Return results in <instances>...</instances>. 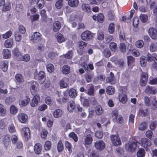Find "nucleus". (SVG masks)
<instances>
[{"label": "nucleus", "instance_id": "obj_35", "mask_svg": "<svg viewBox=\"0 0 157 157\" xmlns=\"http://www.w3.org/2000/svg\"><path fill=\"white\" fill-rule=\"evenodd\" d=\"M95 111L98 115H101L103 113V109L100 106H98L95 108Z\"/></svg>", "mask_w": 157, "mask_h": 157}, {"label": "nucleus", "instance_id": "obj_3", "mask_svg": "<svg viewBox=\"0 0 157 157\" xmlns=\"http://www.w3.org/2000/svg\"><path fill=\"white\" fill-rule=\"evenodd\" d=\"M81 37L82 40L86 41L91 40L93 35L90 31H86L82 33Z\"/></svg>", "mask_w": 157, "mask_h": 157}, {"label": "nucleus", "instance_id": "obj_32", "mask_svg": "<svg viewBox=\"0 0 157 157\" xmlns=\"http://www.w3.org/2000/svg\"><path fill=\"white\" fill-rule=\"evenodd\" d=\"M63 3V0H59L56 2L55 4L56 8L58 9H60L62 8Z\"/></svg>", "mask_w": 157, "mask_h": 157}, {"label": "nucleus", "instance_id": "obj_29", "mask_svg": "<svg viewBox=\"0 0 157 157\" xmlns=\"http://www.w3.org/2000/svg\"><path fill=\"white\" fill-rule=\"evenodd\" d=\"M14 39L15 41L17 42H20L22 38V35L18 32H16L14 33Z\"/></svg>", "mask_w": 157, "mask_h": 157}, {"label": "nucleus", "instance_id": "obj_44", "mask_svg": "<svg viewBox=\"0 0 157 157\" xmlns=\"http://www.w3.org/2000/svg\"><path fill=\"white\" fill-rule=\"evenodd\" d=\"M46 68L48 71L49 73H52L54 70V67L53 65L51 63H49L47 65Z\"/></svg>", "mask_w": 157, "mask_h": 157}, {"label": "nucleus", "instance_id": "obj_16", "mask_svg": "<svg viewBox=\"0 0 157 157\" xmlns=\"http://www.w3.org/2000/svg\"><path fill=\"white\" fill-rule=\"evenodd\" d=\"M40 97L38 95H35L31 103V106L32 107L36 106L38 104V102L40 101Z\"/></svg>", "mask_w": 157, "mask_h": 157}, {"label": "nucleus", "instance_id": "obj_25", "mask_svg": "<svg viewBox=\"0 0 157 157\" xmlns=\"http://www.w3.org/2000/svg\"><path fill=\"white\" fill-rule=\"evenodd\" d=\"M13 39L10 38L6 40L4 43V46L6 48H10L13 44Z\"/></svg>", "mask_w": 157, "mask_h": 157}, {"label": "nucleus", "instance_id": "obj_53", "mask_svg": "<svg viewBox=\"0 0 157 157\" xmlns=\"http://www.w3.org/2000/svg\"><path fill=\"white\" fill-rule=\"evenodd\" d=\"M12 34V32L10 30H9L4 34L2 35V37L4 39H6L10 37Z\"/></svg>", "mask_w": 157, "mask_h": 157}, {"label": "nucleus", "instance_id": "obj_40", "mask_svg": "<svg viewBox=\"0 0 157 157\" xmlns=\"http://www.w3.org/2000/svg\"><path fill=\"white\" fill-rule=\"evenodd\" d=\"M135 13V10H131L130 11V14L129 17H128L127 18L125 16H124L122 17V21H128V20L131 19L132 17H133L134 14Z\"/></svg>", "mask_w": 157, "mask_h": 157}, {"label": "nucleus", "instance_id": "obj_57", "mask_svg": "<svg viewBox=\"0 0 157 157\" xmlns=\"http://www.w3.org/2000/svg\"><path fill=\"white\" fill-rule=\"evenodd\" d=\"M119 48L122 52L124 53L126 52V46L124 43H121L120 45Z\"/></svg>", "mask_w": 157, "mask_h": 157}, {"label": "nucleus", "instance_id": "obj_34", "mask_svg": "<svg viewBox=\"0 0 157 157\" xmlns=\"http://www.w3.org/2000/svg\"><path fill=\"white\" fill-rule=\"evenodd\" d=\"M6 114V110L3 105L0 104V116H4Z\"/></svg>", "mask_w": 157, "mask_h": 157}, {"label": "nucleus", "instance_id": "obj_22", "mask_svg": "<svg viewBox=\"0 0 157 157\" xmlns=\"http://www.w3.org/2000/svg\"><path fill=\"white\" fill-rule=\"evenodd\" d=\"M56 37L57 38L58 42L59 43L64 42L66 40L61 33H56Z\"/></svg>", "mask_w": 157, "mask_h": 157}, {"label": "nucleus", "instance_id": "obj_51", "mask_svg": "<svg viewBox=\"0 0 157 157\" xmlns=\"http://www.w3.org/2000/svg\"><path fill=\"white\" fill-rule=\"evenodd\" d=\"M147 125L145 122H143L140 124L139 127V129L140 130H144L146 129Z\"/></svg>", "mask_w": 157, "mask_h": 157}, {"label": "nucleus", "instance_id": "obj_5", "mask_svg": "<svg viewBox=\"0 0 157 157\" xmlns=\"http://www.w3.org/2000/svg\"><path fill=\"white\" fill-rule=\"evenodd\" d=\"M110 137L112 142L114 145L117 146L121 144V141L118 136L112 135Z\"/></svg>", "mask_w": 157, "mask_h": 157}, {"label": "nucleus", "instance_id": "obj_56", "mask_svg": "<svg viewBox=\"0 0 157 157\" xmlns=\"http://www.w3.org/2000/svg\"><path fill=\"white\" fill-rule=\"evenodd\" d=\"M157 48V46L153 43H152L150 46V50L151 52H153L155 51Z\"/></svg>", "mask_w": 157, "mask_h": 157}, {"label": "nucleus", "instance_id": "obj_41", "mask_svg": "<svg viewBox=\"0 0 157 157\" xmlns=\"http://www.w3.org/2000/svg\"><path fill=\"white\" fill-rule=\"evenodd\" d=\"M18 110V108L14 105H12L10 107V113L14 115L16 114Z\"/></svg>", "mask_w": 157, "mask_h": 157}, {"label": "nucleus", "instance_id": "obj_63", "mask_svg": "<svg viewBox=\"0 0 157 157\" xmlns=\"http://www.w3.org/2000/svg\"><path fill=\"white\" fill-rule=\"evenodd\" d=\"M63 144L61 141L60 140L59 141L57 145V149L59 152H61L63 149Z\"/></svg>", "mask_w": 157, "mask_h": 157}, {"label": "nucleus", "instance_id": "obj_43", "mask_svg": "<svg viewBox=\"0 0 157 157\" xmlns=\"http://www.w3.org/2000/svg\"><path fill=\"white\" fill-rule=\"evenodd\" d=\"M135 45L137 48H141L143 47L144 45V42L141 40H138L136 42Z\"/></svg>", "mask_w": 157, "mask_h": 157}, {"label": "nucleus", "instance_id": "obj_15", "mask_svg": "<svg viewBox=\"0 0 157 157\" xmlns=\"http://www.w3.org/2000/svg\"><path fill=\"white\" fill-rule=\"evenodd\" d=\"M146 58L148 61H157V55L155 53L152 54L149 53L147 55Z\"/></svg>", "mask_w": 157, "mask_h": 157}, {"label": "nucleus", "instance_id": "obj_23", "mask_svg": "<svg viewBox=\"0 0 157 157\" xmlns=\"http://www.w3.org/2000/svg\"><path fill=\"white\" fill-rule=\"evenodd\" d=\"M106 93L110 95L113 94L115 92V89L113 86H107L106 89Z\"/></svg>", "mask_w": 157, "mask_h": 157}, {"label": "nucleus", "instance_id": "obj_60", "mask_svg": "<svg viewBox=\"0 0 157 157\" xmlns=\"http://www.w3.org/2000/svg\"><path fill=\"white\" fill-rule=\"evenodd\" d=\"M113 121L115 122H117L118 123L121 124L122 123L123 121V118L122 116L119 115L117 117L116 119H114Z\"/></svg>", "mask_w": 157, "mask_h": 157}, {"label": "nucleus", "instance_id": "obj_46", "mask_svg": "<svg viewBox=\"0 0 157 157\" xmlns=\"http://www.w3.org/2000/svg\"><path fill=\"white\" fill-rule=\"evenodd\" d=\"M44 0H37V5L39 9H41L44 6Z\"/></svg>", "mask_w": 157, "mask_h": 157}, {"label": "nucleus", "instance_id": "obj_9", "mask_svg": "<svg viewBox=\"0 0 157 157\" xmlns=\"http://www.w3.org/2000/svg\"><path fill=\"white\" fill-rule=\"evenodd\" d=\"M105 144L102 140H99L96 142L94 143V146L97 149L101 150L105 147Z\"/></svg>", "mask_w": 157, "mask_h": 157}, {"label": "nucleus", "instance_id": "obj_17", "mask_svg": "<svg viewBox=\"0 0 157 157\" xmlns=\"http://www.w3.org/2000/svg\"><path fill=\"white\" fill-rule=\"evenodd\" d=\"M8 66V62L6 60H4L1 62L0 68L4 72L6 71Z\"/></svg>", "mask_w": 157, "mask_h": 157}, {"label": "nucleus", "instance_id": "obj_4", "mask_svg": "<svg viewBox=\"0 0 157 157\" xmlns=\"http://www.w3.org/2000/svg\"><path fill=\"white\" fill-rule=\"evenodd\" d=\"M139 144H141L142 147H144L146 149H147L151 145L150 141L146 138H142Z\"/></svg>", "mask_w": 157, "mask_h": 157}, {"label": "nucleus", "instance_id": "obj_36", "mask_svg": "<svg viewBox=\"0 0 157 157\" xmlns=\"http://www.w3.org/2000/svg\"><path fill=\"white\" fill-rule=\"evenodd\" d=\"M75 108L74 102L73 101H70L69 104V105L68 106L67 109L69 111L71 112L73 111Z\"/></svg>", "mask_w": 157, "mask_h": 157}, {"label": "nucleus", "instance_id": "obj_1", "mask_svg": "<svg viewBox=\"0 0 157 157\" xmlns=\"http://www.w3.org/2000/svg\"><path fill=\"white\" fill-rule=\"evenodd\" d=\"M125 149L131 152L136 151L137 146V142L136 141H132L128 142L124 144Z\"/></svg>", "mask_w": 157, "mask_h": 157}, {"label": "nucleus", "instance_id": "obj_20", "mask_svg": "<svg viewBox=\"0 0 157 157\" xmlns=\"http://www.w3.org/2000/svg\"><path fill=\"white\" fill-rule=\"evenodd\" d=\"M3 57L4 59H7L11 57L10 51L7 49H4L2 53Z\"/></svg>", "mask_w": 157, "mask_h": 157}, {"label": "nucleus", "instance_id": "obj_52", "mask_svg": "<svg viewBox=\"0 0 157 157\" xmlns=\"http://www.w3.org/2000/svg\"><path fill=\"white\" fill-rule=\"evenodd\" d=\"M111 114L113 120L114 119H116L117 117L119 115L118 114V111L117 109H115L113 111Z\"/></svg>", "mask_w": 157, "mask_h": 157}, {"label": "nucleus", "instance_id": "obj_59", "mask_svg": "<svg viewBox=\"0 0 157 157\" xmlns=\"http://www.w3.org/2000/svg\"><path fill=\"white\" fill-rule=\"evenodd\" d=\"M14 101V99L12 97L10 96L7 97L6 100L5 102L7 104H10L12 103Z\"/></svg>", "mask_w": 157, "mask_h": 157}, {"label": "nucleus", "instance_id": "obj_6", "mask_svg": "<svg viewBox=\"0 0 157 157\" xmlns=\"http://www.w3.org/2000/svg\"><path fill=\"white\" fill-rule=\"evenodd\" d=\"M93 141V137L91 135L88 134L84 137L83 144L86 147L91 144Z\"/></svg>", "mask_w": 157, "mask_h": 157}, {"label": "nucleus", "instance_id": "obj_21", "mask_svg": "<svg viewBox=\"0 0 157 157\" xmlns=\"http://www.w3.org/2000/svg\"><path fill=\"white\" fill-rule=\"evenodd\" d=\"M127 59L128 65L130 67H132L135 64V58L132 56H130L127 57Z\"/></svg>", "mask_w": 157, "mask_h": 157}, {"label": "nucleus", "instance_id": "obj_18", "mask_svg": "<svg viewBox=\"0 0 157 157\" xmlns=\"http://www.w3.org/2000/svg\"><path fill=\"white\" fill-rule=\"evenodd\" d=\"M2 140L3 144L6 145H9L10 143V137L8 135L3 136Z\"/></svg>", "mask_w": 157, "mask_h": 157}, {"label": "nucleus", "instance_id": "obj_45", "mask_svg": "<svg viewBox=\"0 0 157 157\" xmlns=\"http://www.w3.org/2000/svg\"><path fill=\"white\" fill-rule=\"evenodd\" d=\"M30 57L29 54H26L22 56L20 59L21 60L26 62H29L30 60Z\"/></svg>", "mask_w": 157, "mask_h": 157}, {"label": "nucleus", "instance_id": "obj_7", "mask_svg": "<svg viewBox=\"0 0 157 157\" xmlns=\"http://www.w3.org/2000/svg\"><path fill=\"white\" fill-rule=\"evenodd\" d=\"M17 118L19 122L22 123H25L28 120V117L27 114L21 113L18 114Z\"/></svg>", "mask_w": 157, "mask_h": 157}, {"label": "nucleus", "instance_id": "obj_38", "mask_svg": "<svg viewBox=\"0 0 157 157\" xmlns=\"http://www.w3.org/2000/svg\"><path fill=\"white\" fill-rule=\"evenodd\" d=\"M15 78L17 81L19 83H22L24 82L23 77L20 74H17L15 75Z\"/></svg>", "mask_w": 157, "mask_h": 157}, {"label": "nucleus", "instance_id": "obj_8", "mask_svg": "<svg viewBox=\"0 0 157 157\" xmlns=\"http://www.w3.org/2000/svg\"><path fill=\"white\" fill-rule=\"evenodd\" d=\"M30 101L29 96H26L21 98L19 101V104L21 106H25L27 105Z\"/></svg>", "mask_w": 157, "mask_h": 157}, {"label": "nucleus", "instance_id": "obj_47", "mask_svg": "<svg viewBox=\"0 0 157 157\" xmlns=\"http://www.w3.org/2000/svg\"><path fill=\"white\" fill-rule=\"evenodd\" d=\"M105 78V77L104 75H99L95 78L94 81L96 82H98L99 80L101 81L104 80Z\"/></svg>", "mask_w": 157, "mask_h": 157}, {"label": "nucleus", "instance_id": "obj_14", "mask_svg": "<svg viewBox=\"0 0 157 157\" xmlns=\"http://www.w3.org/2000/svg\"><path fill=\"white\" fill-rule=\"evenodd\" d=\"M149 34L150 36L153 39L155 40L157 38V32L155 29L150 28L149 30Z\"/></svg>", "mask_w": 157, "mask_h": 157}, {"label": "nucleus", "instance_id": "obj_11", "mask_svg": "<svg viewBox=\"0 0 157 157\" xmlns=\"http://www.w3.org/2000/svg\"><path fill=\"white\" fill-rule=\"evenodd\" d=\"M144 91L146 93L148 94H154L157 92V90L155 88L149 86H147L146 87Z\"/></svg>", "mask_w": 157, "mask_h": 157}, {"label": "nucleus", "instance_id": "obj_37", "mask_svg": "<svg viewBox=\"0 0 157 157\" xmlns=\"http://www.w3.org/2000/svg\"><path fill=\"white\" fill-rule=\"evenodd\" d=\"M62 114V111L59 109H56L53 113L54 116L56 118H58L61 116Z\"/></svg>", "mask_w": 157, "mask_h": 157}, {"label": "nucleus", "instance_id": "obj_42", "mask_svg": "<svg viewBox=\"0 0 157 157\" xmlns=\"http://www.w3.org/2000/svg\"><path fill=\"white\" fill-rule=\"evenodd\" d=\"M109 48L113 52H115L117 48V44L113 42H112L110 44Z\"/></svg>", "mask_w": 157, "mask_h": 157}, {"label": "nucleus", "instance_id": "obj_10", "mask_svg": "<svg viewBox=\"0 0 157 157\" xmlns=\"http://www.w3.org/2000/svg\"><path fill=\"white\" fill-rule=\"evenodd\" d=\"M40 34L38 32L34 33L30 36V39L33 42L40 40L41 39Z\"/></svg>", "mask_w": 157, "mask_h": 157}, {"label": "nucleus", "instance_id": "obj_54", "mask_svg": "<svg viewBox=\"0 0 157 157\" xmlns=\"http://www.w3.org/2000/svg\"><path fill=\"white\" fill-rule=\"evenodd\" d=\"M107 82L111 84H114L116 82V81L114 77H109L106 79Z\"/></svg>", "mask_w": 157, "mask_h": 157}, {"label": "nucleus", "instance_id": "obj_30", "mask_svg": "<svg viewBox=\"0 0 157 157\" xmlns=\"http://www.w3.org/2000/svg\"><path fill=\"white\" fill-rule=\"evenodd\" d=\"M119 100L120 101L123 103H125L127 100L126 95L124 94H121L119 96Z\"/></svg>", "mask_w": 157, "mask_h": 157}, {"label": "nucleus", "instance_id": "obj_27", "mask_svg": "<svg viewBox=\"0 0 157 157\" xmlns=\"http://www.w3.org/2000/svg\"><path fill=\"white\" fill-rule=\"evenodd\" d=\"M69 96L72 98H75L77 95L76 90L73 88L70 89L68 91Z\"/></svg>", "mask_w": 157, "mask_h": 157}, {"label": "nucleus", "instance_id": "obj_31", "mask_svg": "<svg viewBox=\"0 0 157 157\" xmlns=\"http://www.w3.org/2000/svg\"><path fill=\"white\" fill-rule=\"evenodd\" d=\"M60 27L61 25L60 23L58 21L55 22L54 24L53 31L55 32H57L59 30Z\"/></svg>", "mask_w": 157, "mask_h": 157}, {"label": "nucleus", "instance_id": "obj_49", "mask_svg": "<svg viewBox=\"0 0 157 157\" xmlns=\"http://www.w3.org/2000/svg\"><path fill=\"white\" fill-rule=\"evenodd\" d=\"M69 135V136L72 138L75 142H77L78 140V136L74 132H70Z\"/></svg>", "mask_w": 157, "mask_h": 157}, {"label": "nucleus", "instance_id": "obj_48", "mask_svg": "<svg viewBox=\"0 0 157 157\" xmlns=\"http://www.w3.org/2000/svg\"><path fill=\"white\" fill-rule=\"evenodd\" d=\"M145 152L144 149L141 148L137 152V155L138 157H144L145 155Z\"/></svg>", "mask_w": 157, "mask_h": 157}, {"label": "nucleus", "instance_id": "obj_19", "mask_svg": "<svg viewBox=\"0 0 157 157\" xmlns=\"http://www.w3.org/2000/svg\"><path fill=\"white\" fill-rule=\"evenodd\" d=\"M42 146L39 143H36L34 146V152L36 154L40 153L42 150Z\"/></svg>", "mask_w": 157, "mask_h": 157}, {"label": "nucleus", "instance_id": "obj_24", "mask_svg": "<svg viewBox=\"0 0 157 157\" xmlns=\"http://www.w3.org/2000/svg\"><path fill=\"white\" fill-rule=\"evenodd\" d=\"M37 85V83L35 81L32 82L30 86V90L32 94L34 95L36 91V87Z\"/></svg>", "mask_w": 157, "mask_h": 157}, {"label": "nucleus", "instance_id": "obj_26", "mask_svg": "<svg viewBox=\"0 0 157 157\" xmlns=\"http://www.w3.org/2000/svg\"><path fill=\"white\" fill-rule=\"evenodd\" d=\"M78 3V0H69L68 2V4L69 6L73 7H77Z\"/></svg>", "mask_w": 157, "mask_h": 157}, {"label": "nucleus", "instance_id": "obj_50", "mask_svg": "<svg viewBox=\"0 0 157 157\" xmlns=\"http://www.w3.org/2000/svg\"><path fill=\"white\" fill-rule=\"evenodd\" d=\"M115 30V25L114 23H110L109 26V32L110 34H113Z\"/></svg>", "mask_w": 157, "mask_h": 157}, {"label": "nucleus", "instance_id": "obj_61", "mask_svg": "<svg viewBox=\"0 0 157 157\" xmlns=\"http://www.w3.org/2000/svg\"><path fill=\"white\" fill-rule=\"evenodd\" d=\"M147 80L148 77L145 78H140V85L143 86H144L147 83Z\"/></svg>", "mask_w": 157, "mask_h": 157}, {"label": "nucleus", "instance_id": "obj_2", "mask_svg": "<svg viewBox=\"0 0 157 157\" xmlns=\"http://www.w3.org/2000/svg\"><path fill=\"white\" fill-rule=\"evenodd\" d=\"M35 77L37 79L40 84H42L45 80V73L44 71H40Z\"/></svg>", "mask_w": 157, "mask_h": 157}, {"label": "nucleus", "instance_id": "obj_28", "mask_svg": "<svg viewBox=\"0 0 157 157\" xmlns=\"http://www.w3.org/2000/svg\"><path fill=\"white\" fill-rule=\"evenodd\" d=\"M62 71L63 74L67 75L70 72V67L68 65H65L62 67Z\"/></svg>", "mask_w": 157, "mask_h": 157}, {"label": "nucleus", "instance_id": "obj_55", "mask_svg": "<svg viewBox=\"0 0 157 157\" xmlns=\"http://www.w3.org/2000/svg\"><path fill=\"white\" fill-rule=\"evenodd\" d=\"M48 132L45 129H43L42 130L41 132V136L42 138L45 139L46 138Z\"/></svg>", "mask_w": 157, "mask_h": 157}, {"label": "nucleus", "instance_id": "obj_12", "mask_svg": "<svg viewBox=\"0 0 157 157\" xmlns=\"http://www.w3.org/2000/svg\"><path fill=\"white\" fill-rule=\"evenodd\" d=\"M21 133L25 139H28L30 138V130L28 128H23L21 130Z\"/></svg>", "mask_w": 157, "mask_h": 157}, {"label": "nucleus", "instance_id": "obj_64", "mask_svg": "<svg viewBox=\"0 0 157 157\" xmlns=\"http://www.w3.org/2000/svg\"><path fill=\"white\" fill-rule=\"evenodd\" d=\"M147 16L144 14H141L140 17V18L141 21L143 22H145L147 20Z\"/></svg>", "mask_w": 157, "mask_h": 157}, {"label": "nucleus", "instance_id": "obj_58", "mask_svg": "<svg viewBox=\"0 0 157 157\" xmlns=\"http://www.w3.org/2000/svg\"><path fill=\"white\" fill-rule=\"evenodd\" d=\"M139 114L142 117L147 116V109H142L140 110Z\"/></svg>", "mask_w": 157, "mask_h": 157}, {"label": "nucleus", "instance_id": "obj_62", "mask_svg": "<svg viewBox=\"0 0 157 157\" xmlns=\"http://www.w3.org/2000/svg\"><path fill=\"white\" fill-rule=\"evenodd\" d=\"M46 10H41L40 13L42 17V18L44 21H46L47 18Z\"/></svg>", "mask_w": 157, "mask_h": 157}, {"label": "nucleus", "instance_id": "obj_33", "mask_svg": "<svg viewBox=\"0 0 157 157\" xmlns=\"http://www.w3.org/2000/svg\"><path fill=\"white\" fill-rule=\"evenodd\" d=\"M51 143L50 141L47 140L45 142L44 145V149L46 151L49 150L51 147Z\"/></svg>", "mask_w": 157, "mask_h": 157}, {"label": "nucleus", "instance_id": "obj_13", "mask_svg": "<svg viewBox=\"0 0 157 157\" xmlns=\"http://www.w3.org/2000/svg\"><path fill=\"white\" fill-rule=\"evenodd\" d=\"M68 78H64L59 82V85L61 88H66L68 85Z\"/></svg>", "mask_w": 157, "mask_h": 157}, {"label": "nucleus", "instance_id": "obj_39", "mask_svg": "<svg viewBox=\"0 0 157 157\" xmlns=\"http://www.w3.org/2000/svg\"><path fill=\"white\" fill-rule=\"evenodd\" d=\"M140 64L142 67H145L147 63L146 57L144 56H141L140 59Z\"/></svg>", "mask_w": 157, "mask_h": 157}]
</instances>
